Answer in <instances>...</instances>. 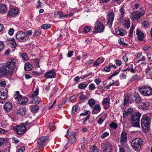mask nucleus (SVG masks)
<instances>
[{"mask_svg":"<svg viewBox=\"0 0 152 152\" xmlns=\"http://www.w3.org/2000/svg\"><path fill=\"white\" fill-rule=\"evenodd\" d=\"M17 63L15 59H10L6 63L5 66H4L0 71L3 74H8L13 70L15 71L18 68Z\"/></svg>","mask_w":152,"mask_h":152,"instance_id":"obj_1","label":"nucleus"},{"mask_svg":"<svg viewBox=\"0 0 152 152\" xmlns=\"http://www.w3.org/2000/svg\"><path fill=\"white\" fill-rule=\"evenodd\" d=\"M151 118L148 116L143 115L141 120L142 128L145 132H148L149 130Z\"/></svg>","mask_w":152,"mask_h":152,"instance_id":"obj_2","label":"nucleus"},{"mask_svg":"<svg viewBox=\"0 0 152 152\" xmlns=\"http://www.w3.org/2000/svg\"><path fill=\"white\" fill-rule=\"evenodd\" d=\"M141 116L139 112H136L131 116V123L132 126L135 127H140V121Z\"/></svg>","mask_w":152,"mask_h":152,"instance_id":"obj_3","label":"nucleus"},{"mask_svg":"<svg viewBox=\"0 0 152 152\" xmlns=\"http://www.w3.org/2000/svg\"><path fill=\"white\" fill-rule=\"evenodd\" d=\"M142 143V139L139 138H136L132 141L131 145L134 150L136 151H138L141 149Z\"/></svg>","mask_w":152,"mask_h":152,"instance_id":"obj_4","label":"nucleus"},{"mask_svg":"<svg viewBox=\"0 0 152 152\" xmlns=\"http://www.w3.org/2000/svg\"><path fill=\"white\" fill-rule=\"evenodd\" d=\"M139 89L140 94L144 96H148L152 95V89L149 86H143Z\"/></svg>","mask_w":152,"mask_h":152,"instance_id":"obj_5","label":"nucleus"},{"mask_svg":"<svg viewBox=\"0 0 152 152\" xmlns=\"http://www.w3.org/2000/svg\"><path fill=\"white\" fill-rule=\"evenodd\" d=\"M15 98V99L18 100V103L21 105L25 104L28 102V99L26 97H22L18 91H16Z\"/></svg>","mask_w":152,"mask_h":152,"instance_id":"obj_6","label":"nucleus"},{"mask_svg":"<svg viewBox=\"0 0 152 152\" xmlns=\"http://www.w3.org/2000/svg\"><path fill=\"white\" fill-rule=\"evenodd\" d=\"M26 129V127L23 124L17 125L13 127L14 130L16 132L17 134L20 135H22L25 132Z\"/></svg>","mask_w":152,"mask_h":152,"instance_id":"obj_7","label":"nucleus"},{"mask_svg":"<svg viewBox=\"0 0 152 152\" xmlns=\"http://www.w3.org/2000/svg\"><path fill=\"white\" fill-rule=\"evenodd\" d=\"M104 29V26L100 22L97 21L95 24L94 28V33H97L103 31Z\"/></svg>","mask_w":152,"mask_h":152,"instance_id":"obj_8","label":"nucleus"},{"mask_svg":"<svg viewBox=\"0 0 152 152\" xmlns=\"http://www.w3.org/2000/svg\"><path fill=\"white\" fill-rule=\"evenodd\" d=\"M114 18V15L113 11H110L107 18V24L109 27L110 28L112 26Z\"/></svg>","mask_w":152,"mask_h":152,"instance_id":"obj_9","label":"nucleus"},{"mask_svg":"<svg viewBox=\"0 0 152 152\" xmlns=\"http://www.w3.org/2000/svg\"><path fill=\"white\" fill-rule=\"evenodd\" d=\"M127 134L125 132L123 131L121 134L120 142L121 144L124 146L127 145Z\"/></svg>","mask_w":152,"mask_h":152,"instance_id":"obj_10","label":"nucleus"},{"mask_svg":"<svg viewBox=\"0 0 152 152\" xmlns=\"http://www.w3.org/2000/svg\"><path fill=\"white\" fill-rule=\"evenodd\" d=\"M67 135L66 136V137L69 140L67 143H69L70 142L73 143L75 140V136L76 135V133L74 132H69V130H67Z\"/></svg>","mask_w":152,"mask_h":152,"instance_id":"obj_11","label":"nucleus"},{"mask_svg":"<svg viewBox=\"0 0 152 152\" xmlns=\"http://www.w3.org/2000/svg\"><path fill=\"white\" fill-rule=\"evenodd\" d=\"M16 38L20 42H25L27 40L23 32L21 31H18L16 34Z\"/></svg>","mask_w":152,"mask_h":152,"instance_id":"obj_12","label":"nucleus"},{"mask_svg":"<svg viewBox=\"0 0 152 152\" xmlns=\"http://www.w3.org/2000/svg\"><path fill=\"white\" fill-rule=\"evenodd\" d=\"M48 141V138L45 136L41 137H40L37 141V143L38 144L40 149L41 147H43L47 145V141Z\"/></svg>","mask_w":152,"mask_h":152,"instance_id":"obj_13","label":"nucleus"},{"mask_svg":"<svg viewBox=\"0 0 152 152\" xmlns=\"http://www.w3.org/2000/svg\"><path fill=\"white\" fill-rule=\"evenodd\" d=\"M56 73L54 69L50 70L46 72L44 74V77L46 78H53L56 76Z\"/></svg>","mask_w":152,"mask_h":152,"instance_id":"obj_14","label":"nucleus"},{"mask_svg":"<svg viewBox=\"0 0 152 152\" xmlns=\"http://www.w3.org/2000/svg\"><path fill=\"white\" fill-rule=\"evenodd\" d=\"M7 41L9 42L8 45L10 47L12 48H15L17 46V44L14 38H8Z\"/></svg>","mask_w":152,"mask_h":152,"instance_id":"obj_15","label":"nucleus"},{"mask_svg":"<svg viewBox=\"0 0 152 152\" xmlns=\"http://www.w3.org/2000/svg\"><path fill=\"white\" fill-rule=\"evenodd\" d=\"M7 96V93L1 92H0V103L2 104L4 103Z\"/></svg>","mask_w":152,"mask_h":152,"instance_id":"obj_16","label":"nucleus"},{"mask_svg":"<svg viewBox=\"0 0 152 152\" xmlns=\"http://www.w3.org/2000/svg\"><path fill=\"white\" fill-rule=\"evenodd\" d=\"M102 103L104 106V109H107L109 108L110 100L109 98H104L102 101Z\"/></svg>","mask_w":152,"mask_h":152,"instance_id":"obj_17","label":"nucleus"},{"mask_svg":"<svg viewBox=\"0 0 152 152\" xmlns=\"http://www.w3.org/2000/svg\"><path fill=\"white\" fill-rule=\"evenodd\" d=\"M12 108V103L9 102H7L4 105V109L5 111L9 112Z\"/></svg>","mask_w":152,"mask_h":152,"instance_id":"obj_18","label":"nucleus"},{"mask_svg":"<svg viewBox=\"0 0 152 152\" xmlns=\"http://www.w3.org/2000/svg\"><path fill=\"white\" fill-rule=\"evenodd\" d=\"M19 11L18 9L12 8L9 11V15L11 17H14L18 14Z\"/></svg>","mask_w":152,"mask_h":152,"instance_id":"obj_19","label":"nucleus"},{"mask_svg":"<svg viewBox=\"0 0 152 152\" xmlns=\"http://www.w3.org/2000/svg\"><path fill=\"white\" fill-rule=\"evenodd\" d=\"M136 34L138 37V39L139 40H143V37H144V34L142 31H140L139 29H137L136 31Z\"/></svg>","mask_w":152,"mask_h":152,"instance_id":"obj_20","label":"nucleus"},{"mask_svg":"<svg viewBox=\"0 0 152 152\" xmlns=\"http://www.w3.org/2000/svg\"><path fill=\"white\" fill-rule=\"evenodd\" d=\"M17 113L18 115L22 116L25 114L26 112V108L20 107L17 110Z\"/></svg>","mask_w":152,"mask_h":152,"instance_id":"obj_21","label":"nucleus"},{"mask_svg":"<svg viewBox=\"0 0 152 152\" xmlns=\"http://www.w3.org/2000/svg\"><path fill=\"white\" fill-rule=\"evenodd\" d=\"M112 147L111 144L109 142L107 143L104 147L103 152H111Z\"/></svg>","mask_w":152,"mask_h":152,"instance_id":"obj_22","label":"nucleus"},{"mask_svg":"<svg viewBox=\"0 0 152 152\" xmlns=\"http://www.w3.org/2000/svg\"><path fill=\"white\" fill-rule=\"evenodd\" d=\"M130 18L132 19L135 21L140 18V17L137 13V12H135L132 13L131 15Z\"/></svg>","mask_w":152,"mask_h":152,"instance_id":"obj_23","label":"nucleus"},{"mask_svg":"<svg viewBox=\"0 0 152 152\" xmlns=\"http://www.w3.org/2000/svg\"><path fill=\"white\" fill-rule=\"evenodd\" d=\"M115 31L117 34L122 36H124L126 34V31L123 29L116 28L115 29Z\"/></svg>","mask_w":152,"mask_h":152,"instance_id":"obj_24","label":"nucleus"},{"mask_svg":"<svg viewBox=\"0 0 152 152\" xmlns=\"http://www.w3.org/2000/svg\"><path fill=\"white\" fill-rule=\"evenodd\" d=\"M150 105L149 103L146 102L142 103L140 105V108L143 110H146L149 108Z\"/></svg>","mask_w":152,"mask_h":152,"instance_id":"obj_25","label":"nucleus"},{"mask_svg":"<svg viewBox=\"0 0 152 152\" xmlns=\"http://www.w3.org/2000/svg\"><path fill=\"white\" fill-rule=\"evenodd\" d=\"M94 110L98 111V112H99L101 110V107L99 105L97 104H95L93 107L92 113V114H96L97 113H95Z\"/></svg>","mask_w":152,"mask_h":152,"instance_id":"obj_26","label":"nucleus"},{"mask_svg":"<svg viewBox=\"0 0 152 152\" xmlns=\"http://www.w3.org/2000/svg\"><path fill=\"white\" fill-rule=\"evenodd\" d=\"M134 96L135 98V102L137 103H139L141 102L142 99L138 93H135L134 94Z\"/></svg>","mask_w":152,"mask_h":152,"instance_id":"obj_27","label":"nucleus"},{"mask_svg":"<svg viewBox=\"0 0 152 152\" xmlns=\"http://www.w3.org/2000/svg\"><path fill=\"white\" fill-rule=\"evenodd\" d=\"M32 65L29 62L25 63L24 66V69L25 71H29L32 68Z\"/></svg>","mask_w":152,"mask_h":152,"instance_id":"obj_28","label":"nucleus"},{"mask_svg":"<svg viewBox=\"0 0 152 152\" xmlns=\"http://www.w3.org/2000/svg\"><path fill=\"white\" fill-rule=\"evenodd\" d=\"M7 11V7L4 5L2 4L0 6V12L2 14L5 13Z\"/></svg>","mask_w":152,"mask_h":152,"instance_id":"obj_29","label":"nucleus"},{"mask_svg":"<svg viewBox=\"0 0 152 152\" xmlns=\"http://www.w3.org/2000/svg\"><path fill=\"white\" fill-rule=\"evenodd\" d=\"M120 12L121 16L120 18V20L121 22H123L124 19V8L123 7H121L120 9Z\"/></svg>","mask_w":152,"mask_h":152,"instance_id":"obj_30","label":"nucleus"},{"mask_svg":"<svg viewBox=\"0 0 152 152\" xmlns=\"http://www.w3.org/2000/svg\"><path fill=\"white\" fill-rule=\"evenodd\" d=\"M41 101L40 99L37 97H35L31 100L30 103H33L34 104H38Z\"/></svg>","mask_w":152,"mask_h":152,"instance_id":"obj_31","label":"nucleus"},{"mask_svg":"<svg viewBox=\"0 0 152 152\" xmlns=\"http://www.w3.org/2000/svg\"><path fill=\"white\" fill-rule=\"evenodd\" d=\"M31 111L34 113H36L39 110V107L38 105H34L30 107Z\"/></svg>","mask_w":152,"mask_h":152,"instance_id":"obj_32","label":"nucleus"},{"mask_svg":"<svg viewBox=\"0 0 152 152\" xmlns=\"http://www.w3.org/2000/svg\"><path fill=\"white\" fill-rule=\"evenodd\" d=\"M137 12L140 17L143 15L145 13V11L143 8H141L136 11Z\"/></svg>","mask_w":152,"mask_h":152,"instance_id":"obj_33","label":"nucleus"},{"mask_svg":"<svg viewBox=\"0 0 152 152\" xmlns=\"http://www.w3.org/2000/svg\"><path fill=\"white\" fill-rule=\"evenodd\" d=\"M80 109V108L78 105H75L72 108V113L74 114L76 112L78 111Z\"/></svg>","mask_w":152,"mask_h":152,"instance_id":"obj_34","label":"nucleus"},{"mask_svg":"<svg viewBox=\"0 0 152 152\" xmlns=\"http://www.w3.org/2000/svg\"><path fill=\"white\" fill-rule=\"evenodd\" d=\"M24 32L26 38H27L28 37L31 36L32 34V31L31 30H28Z\"/></svg>","mask_w":152,"mask_h":152,"instance_id":"obj_35","label":"nucleus"},{"mask_svg":"<svg viewBox=\"0 0 152 152\" xmlns=\"http://www.w3.org/2000/svg\"><path fill=\"white\" fill-rule=\"evenodd\" d=\"M7 139L5 138H0V147H2L7 142Z\"/></svg>","mask_w":152,"mask_h":152,"instance_id":"obj_36","label":"nucleus"},{"mask_svg":"<svg viewBox=\"0 0 152 152\" xmlns=\"http://www.w3.org/2000/svg\"><path fill=\"white\" fill-rule=\"evenodd\" d=\"M39 93V90L38 88H37L36 90L34 91L33 93L30 94V97L33 98L37 95H38Z\"/></svg>","mask_w":152,"mask_h":152,"instance_id":"obj_37","label":"nucleus"},{"mask_svg":"<svg viewBox=\"0 0 152 152\" xmlns=\"http://www.w3.org/2000/svg\"><path fill=\"white\" fill-rule=\"evenodd\" d=\"M21 56L23 60L25 61H27L28 59V58L27 54L25 53H22L21 55Z\"/></svg>","mask_w":152,"mask_h":152,"instance_id":"obj_38","label":"nucleus"},{"mask_svg":"<svg viewBox=\"0 0 152 152\" xmlns=\"http://www.w3.org/2000/svg\"><path fill=\"white\" fill-rule=\"evenodd\" d=\"M89 152H98L96 147L94 146H91L90 148Z\"/></svg>","mask_w":152,"mask_h":152,"instance_id":"obj_39","label":"nucleus"},{"mask_svg":"<svg viewBox=\"0 0 152 152\" xmlns=\"http://www.w3.org/2000/svg\"><path fill=\"white\" fill-rule=\"evenodd\" d=\"M88 104L92 108L95 104V101L92 99H91L88 101Z\"/></svg>","mask_w":152,"mask_h":152,"instance_id":"obj_40","label":"nucleus"},{"mask_svg":"<svg viewBox=\"0 0 152 152\" xmlns=\"http://www.w3.org/2000/svg\"><path fill=\"white\" fill-rule=\"evenodd\" d=\"M139 76L136 74L133 75L130 79V81L132 82L134 80H138L139 79Z\"/></svg>","mask_w":152,"mask_h":152,"instance_id":"obj_41","label":"nucleus"},{"mask_svg":"<svg viewBox=\"0 0 152 152\" xmlns=\"http://www.w3.org/2000/svg\"><path fill=\"white\" fill-rule=\"evenodd\" d=\"M124 28L128 29L129 28L130 26V21L129 19H127L126 20L125 23L124 25Z\"/></svg>","mask_w":152,"mask_h":152,"instance_id":"obj_42","label":"nucleus"},{"mask_svg":"<svg viewBox=\"0 0 152 152\" xmlns=\"http://www.w3.org/2000/svg\"><path fill=\"white\" fill-rule=\"evenodd\" d=\"M51 26L50 24H44L41 26L42 28L44 29H47L49 28Z\"/></svg>","mask_w":152,"mask_h":152,"instance_id":"obj_43","label":"nucleus"},{"mask_svg":"<svg viewBox=\"0 0 152 152\" xmlns=\"http://www.w3.org/2000/svg\"><path fill=\"white\" fill-rule=\"evenodd\" d=\"M110 127L115 129H116L118 127L117 124L114 122H113L110 125Z\"/></svg>","mask_w":152,"mask_h":152,"instance_id":"obj_44","label":"nucleus"},{"mask_svg":"<svg viewBox=\"0 0 152 152\" xmlns=\"http://www.w3.org/2000/svg\"><path fill=\"white\" fill-rule=\"evenodd\" d=\"M87 86V85L85 84L80 83L78 85V87L79 89H85Z\"/></svg>","mask_w":152,"mask_h":152,"instance_id":"obj_45","label":"nucleus"},{"mask_svg":"<svg viewBox=\"0 0 152 152\" xmlns=\"http://www.w3.org/2000/svg\"><path fill=\"white\" fill-rule=\"evenodd\" d=\"M126 111L127 113H128V114H129V115H132L134 113V111L133 109L131 108H129L127 109L126 110Z\"/></svg>","mask_w":152,"mask_h":152,"instance_id":"obj_46","label":"nucleus"},{"mask_svg":"<svg viewBox=\"0 0 152 152\" xmlns=\"http://www.w3.org/2000/svg\"><path fill=\"white\" fill-rule=\"evenodd\" d=\"M151 69L150 68L149 65L148 66V67L145 69V73L148 76V74H149L151 72Z\"/></svg>","mask_w":152,"mask_h":152,"instance_id":"obj_47","label":"nucleus"},{"mask_svg":"<svg viewBox=\"0 0 152 152\" xmlns=\"http://www.w3.org/2000/svg\"><path fill=\"white\" fill-rule=\"evenodd\" d=\"M130 98L127 96L125 97L124 99V105L125 106L127 103H129V99Z\"/></svg>","mask_w":152,"mask_h":152,"instance_id":"obj_48","label":"nucleus"},{"mask_svg":"<svg viewBox=\"0 0 152 152\" xmlns=\"http://www.w3.org/2000/svg\"><path fill=\"white\" fill-rule=\"evenodd\" d=\"M91 28L89 26H86L84 28L83 32L85 33H87L89 32Z\"/></svg>","mask_w":152,"mask_h":152,"instance_id":"obj_49","label":"nucleus"},{"mask_svg":"<svg viewBox=\"0 0 152 152\" xmlns=\"http://www.w3.org/2000/svg\"><path fill=\"white\" fill-rule=\"evenodd\" d=\"M147 57L148 59V61H152V53H149L146 54Z\"/></svg>","mask_w":152,"mask_h":152,"instance_id":"obj_50","label":"nucleus"},{"mask_svg":"<svg viewBox=\"0 0 152 152\" xmlns=\"http://www.w3.org/2000/svg\"><path fill=\"white\" fill-rule=\"evenodd\" d=\"M151 49V47L150 46H148L146 45H144L143 47V50L145 51H148L150 50Z\"/></svg>","mask_w":152,"mask_h":152,"instance_id":"obj_51","label":"nucleus"},{"mask_svg":"<svg viewBox=\"0 0 152 152\" xmlns=\"http://www.w3.org/2000/svg\"><path fill=\"white\" fill-rule=\"evenodd\" d=\"M110 64H109L108 66H106L104 67V70L106 72H109L110 71Z\"/></svg>","mask_w":152,"mask_h":152,"instance_id":"obj_52","label":"nucleus"},{"mask_svg":"<svg viewBox=\"0 0 152 152\" xmlns=\"http://www.w3.org/2000/svg\"><path fill=\"white\" fill-rule=\"evenodd\" d=\"M4 43L0 41V52L2 51L4 48Z\"/></svg>","mask_w":152,"mask_h":152,"instance_id":"obj_53","label":"nucleus"},{"mask_svg":"<svg viewBox=\"0 0 152 152\" xmlns=\"http://www.w3.org/2000/svg\"><path fill=\"white\" fill-rule=\"evenodd\" d=\"M109 135V133L107 132H105L103 133L101 136V138L102 139L105 138L106 137L108 136Z\"/></svg>","mask_w":152,"mask_h":152,"instance_id":"obj_54","label":"nucleus"},{"mask_svg":"<svg viewBox=\"0 0 152 152\" xmlns=\"http://www.w3.org/2000/svg\"><path fill=\"white\" fill-rule=\"evenodd\" d=\"M104 121V119H103L102 118L100 117L99 118L97 122L99 125H101L102 124Z\"/></svg>","mask_w":152,"mask_h":152,"instance_id":"obj_55","label":"nucleus"},{"mask_svg":"<svg viewBox=\"0 0 152 152\" xmlns=\"http://www.w3.org/2000/svg\"><path fill=\"white\" fill-rule=\"evenodd\" d=\"M92 74V72H90L88 74H86L84 75H83L81 77V79H84L86 77L89 76Z\"/></svg>","mask_w":152,"mask_h":152,"instance_id":"obj_56","label":"nucleus"},{"mask_svg":"<svg viewBox=\"0 0 152 152\" xmlns=\"http://www.w3.org/2000/svg\"><path fill=\"white\" fill-rule=\"evenodd\" d=\"M89 88L90 90H93L95 88V85L93 83H91L89 86Z\"/></svg>","mask_w":152,"mask_h":152,"instance_id":"obj_57","label":"nucleus"},{"mask_svg":"<svg viewBox=\"0 0 152 152\" xmlns=\"http://www.w3.org/2000/svg\"><path fill=\"white\" fill-rule=\"evenodd\" d=\"M55 123L54 122H52L50 123V125L49 128L50 130H53V129H53L55 128Z\"/></svg>","mask_w":152,"mask_h":152,"instance_id":"obj_58","label":"nucleus"},{"mask_svg":"<svg viewBox=\"0 0 152 152\" xmlns=\"http://www.w3.org/2000/svg\"><path fill=\"white\" fill-rule=\"evenodd\" d=\"M14 30L13 28H10L9 30L8 34L10 35H12L13 34Z\"/></svg>","mask_w":152,"mask_h":152,"instance_id":"obj_59","label":"nucleus"},{"mask_svg":"<svg viewBox=\"0 0 152 152\" xmlns=\"http://www.w3.org/2000/svg\"><path fill=\"white\" fill-rule=\"evenodd\" d=\"M34 62L36 64V66L37 67H38L39 66V59L37 58L35 59H34Z\"/></svg>","mask_w":152,"mask_h":152,"instance_id":"obj_60","label":"nucleus"},{"mask_svg":"<svg viewBox=\"0 0 152 152\" xmlns=\"http://www.w3.org/2000/svg\"><path fill=\"white\" fill-rule=\"evenodd\" d=\"M66 102V100L65 99L58 106V108H62V106Z\"/></svg>","mask_w":152,"mask_h":152,"instance_id":"obj_61","label":"nucleus"},{"mask_svg":"<svg viewBox=\"0 0 152 152\" xmlns=\"http://www.w3.org/2000/svg\"><path fill=\"white\" fill-rule=\"evenodd\" d=\"M119 152H125L123 147L121 145H118Z\"/></svg>","mask_w":152,"mask_h":152,"instance_id":"obj_62","label":"nucleus"},{"mask_svg":"<svg viewBox=\"0 0 152 152\" xmlns=\"http://www.w3.org/2000/svg\"><path fill=\"white\" fill-rule=\"evenodd\" d=\"M115 62L116 64L118 66L121 65L122 63L121 61L120 60L118 59L116 60L115 61Z\"/></svg>","mask_w":152,"mask_h":152,"instance_id":"obj_63","label":"nucleus"},{"mask_svg":"<svg viewBox=\"0 0 152 152\" xmlns=\"http://www.w3.org/2000/svg\"><path fill=\"white\" fill-rule=\"evenodd\" d=\"M76 97L77 96L75 95H73L70 97V98L69 99V102H71L72 100L75 99L76 98Z\"/></svg>","mask_w":152,"mask_h":152,"instance_id":"obj_64","label":"nucleus"}]
</instances>
